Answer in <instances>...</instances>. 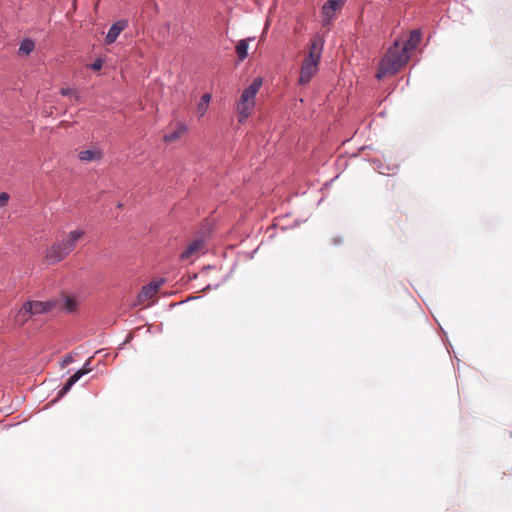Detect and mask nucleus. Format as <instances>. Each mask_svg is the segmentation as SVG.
<instances>
[{
    "label": "nucleus",
    "instance_id": "nucleus-1",
    "mask_svg": "<svg viewBox=\"0 0 512 512\" xmlns=\"http://www.w3.org/2000/svg\"><path fill=\"white\" fill-rule=\"evenodd\" d=\"M409 58L410 54L407 52V47L401 46L400 42L396 40L382 58L376 77L382 79L387 75L396 74L408 63Z\"/></svg>",
    "mask_w": 512,
    "mask_h": 512
},
{
    "label": "nucleus",
    "instance_id": "nucleus-2",
    "mask_svg": "<svg viewBox=\"0 0 512 512\" xmlns=\"http://www.w3.org/2000/svg\"><path fill=\"white\" fill-rule=\"evenodd\" d=\"M323 46V37L319 35L314 36L310 42L308 54L302 62L299 77V83L301 85L309 83L312 77L317 73Z\"/></svg>",
    "mask_w": 512,
    "mask_h": 512
},
{
    "label": "nucleus",
    "instance_id": "nucleus-3",
    "mask_svg": "<svg viewBox=\"0 0 512 512\" xmlns=\"http://www.w3.org/2000/svg\"><path fill=\"white\" fill-rule=\"evenodd\" d=\"M262 86V79L255 78L253 82L243 90L240 100L237 104L238 121L245 122L250 116L254 105L255 96Z\"/></svg>",
    "mask_w": 512,
    "mask_h": 512
},
{
    "label": "nucleus",
    "instance_id": "nucleus-4",
    "mask_svg": "<svg viewBox=\"0 0 512 512\" xmlns=\"http://www.w3.org/2000/svg\"><path fill=\"white\" fill-rule=\"evenodd\" d=\"M85 235L84 230H73L69 232L60 242L64 253L68 255L75 249L78 241Z\"/></svg>",
    "mask_w": 512,
    "mask_h": 512
},
{
    "label": "nucleus",
    "instance_id": "nucleus-5",
    "mask_svg": "<svg viewBox=\"0 0 512 512\" xmlns=\"http://www.w3.org/2000/svg\"><path fill=\"white\" fill-rule=\"evenodd\" d=\"M342 5H343V0H328L324 4V6L322 8V14H323L322 24H323V26H327L331 23V21L334 17L335 11L338 10L339 8H341Z\"/></svg>",
    "mask_w": 512,
    "mask_h": 512
},
{
    "label": "nucleus",
    "instance_id": "nucleus-6",
    "mask_svg": "<svg viewBox=\"0 0 512 512\" xmlns=\"http://www.w3.org/2000/svg\"><path fill=\"white\" fill-rule=\"evenodd\" d=\"M68 256L64 253L61 243H55L45 251V260L48 264H55Z\"/></svg>",
    "mask_w": 512,
    "mask_h": 512
},
{
    "label": "nucleus",
    "instance_id": "nucleus-7",
    "mask_svg": "<svg viewBox=\"0 0 512 512\" xmlns=\"http://www.w3.org/2000/svg\"><path fill=\"white\" fill-rule=\"evenodd\" d=\"M103 156V150L98 146H91L90 148L82 150L78 153L79 160L85 163L99 161L103 158Z\"/></svg>",
    "mask_w": 512,
    "mask_h": 512
},
{
    "label": "nucleus",
    "instance_id": "nucleus-8",
    "mask_svg": "<svg viewBox=\"0 0 512 512\" xmlns=\"http://www.w3.org/2000/svg\"><path fill=\"white\" fill-rule=\"evenodd\" d=\"M90 359L86 361L85 365L82 369L75 372L72 376L69 377L63 388L59 392V396H62L66 394L71 387L85 374L89 373L91 371V368H89Z\"/></svg>",
    "mask_w": 512,
    "mask_h": 512
},
{
    "label": "nucleus",
    "instance_id": "nucleus-9",
    "mask_svg": "<svg viewBox=\"0 0 512 512\" xmlns=\"http://www.w3.org/2000/svg\"><path fill=\"white\" fill-rule=\"evenodd\" d=\"M127 26H128V22L126 20H119V21L113 23L106 35L105 43L107 45L114 43L116 41V39L118 38V36L120 35V33L123 30H125L127 28Z\"/></svg>",
    "mask_w": 512,
    "mask_h": 512
},
{
    "label": "nucleus",
    "instance_id": "nucleus-10",
    "mask_svg": "<svg viewBox=\"0 0 512 512\" xmlns=\"http://www.w3.org/2000/svg\"><path fill=\"white\" fill-rule=\"evenodd\" d=\"M205 248V241L201 238L194 240L188 247L181 253L182 260H189L197 253L202 252Z\"/></svg>",
    "mask_w": 512,
    "mask_h": 512
},
{
    "label": "nucleus",
    "instance_id": "nucleus-11",
    "mask_svg": "<svg viewBox=\"0 0 512 512\" xmlns=\"http://www.w3.org/2000/svg\"><path fill=\"white\" fill-rule=\"evenodd\" d=\"M160 285L161 283L151 282L148 285L144 286L141 289L140 293L138 294V302L140 304H144L146 301L153 298L157 294Z\"/></svg>",
    "mask_w": 512,
    "mask_h": 512
},
{
    "label": "nucleus",
    "instance_id": "nucleus-12",
    "mask_svg": "<svg viewBox=\"0 0 512 512\" xmlns=\"http://www.w3.org/2000/svg\"><path fill=\"white\" fill-rule=\"evenodd\" d=\"M28 308L31 309L33 316L51 311L55 307L52 301H28Z\"/></svg>",
    "mask_w": 512,
    "mask_h": 512
},
{
    "label": "nucleus",
    "instance_id": "nucleus-13",
    "mask_svg": "<svg viewBox=\"0 0 512 512\" xmlns=\"http://www.w3.org/2000/svg\"><path fill=\"white\" fill-rule=\"evenodd\" d=\"M187 131V127L183 123H178L176 129L172 133L165 134L163 140L168 143H173L180 139Z\"/></svg>",
    "mask_w": 512,
    "mask_h": 512
},
{
    "label": "nucleus",
    "instance_id": "nucleus-14",
    "mask_svg": "<svg viewBox=\"0 0 512 512\" xmlns=\"http://www.w3.org/2000/svg\"><path fill=\"white\" fill-rule=\"evenodd\" d=\"M33 316L31 309L28 308L27 302L19 309L15 316V322L18 325L25 324Z\"/></svg>",
    "mask_w": 512,
    "mask_h": 512
},
{
    "label": "nucleus",
    "instance_id": "nucleus-15",
    "mask_svg": "<svg viewBox=\"0 0 512 512\" xmlns=\"http://www.w3.org/2000/svg\"><path fill=\"white\" fill-rule=\"evenodd\" d=\"M250 40H251L250 38L242 39L236 45V54H237L238 59L240 61H243L247 57V55H248V53H247L248 52V47H249L248 42Z\"/></svg>",
    "mask_w": 512,
    "mask_h": 512
},
{
    "label": "nucleus",
    "instance_id": "nucleus-16",
    "mask_svg": "<svg viewBox=\"0 0 512 512\" xmlns=\"http://www.w3.org/2000/svg\"><path fill=\"white\" fill-rule=\"evenodd\" d=\"M210 100H211V94H209V93H205L201 97V99L197 105V110H196L199 117H203L205 115V113L207 112Z\"/></svg>",
    "mask_w": 512,
    "mask_h": 512
},
{
    "label": "nucleus",
    "instance_id": "nucleus-17",
    "mask_svg": "<svg viewBox=\"0 0 512 512\" xmlns=\"http://www.w3.org/2000/svg\"><path fill=\"white\" fill-rule=\"evenodd\" d=\"M421 42V33L419 30H413L410 33V37L407 40L406 44L404 46L407 47V52H409V49L416 48L419 43Z\"/></svg>",
    "mask_w": 512,
    "mask_h": 512
},
{
    "label": "nucleus",
    "instance_id": "nucleus-18",
    "mask_svg": "<svg viewBox=\"0 0 512 512\" xmlns=\"http://www.w3.org/2000/svg\"><path fill=\"white\" fill-rule=\"evenodd\" d=\"M34 48H35L34 42L31 39L26 38V39L22 40V42L20 43L18 53L20 55L27 56L34 50Z\"/></svg>",
    "mask_w": 512,
    "mask_h": 512
},
{
    "label": "nucleus",
    "instance_id": "nucleus-19",
    "mask_svg": "<svg viewBox=\"0 0 512 512\" xmlns=\"http://www.w3.org/2000/svg\"><path fill=\"white\" fill-rule=\"evenodd\" d=\"M76 301L73 297L67 296L65 298L64 307L68 312H72L76 309Z\"/></svg>",
    "mask_w": 512,
    "mask_h": 512
},
{
    "label": "nucleus",
    "instance_id": "nucleus-20",
    "mask_svg": "<svg viewBox=\"0 0 512 512\" xmlns=\"http://www.w3.org/2000/svg\"><path fill=\"white\" fill-rule=\"evenodd\" d=\"M103 67V60L100 58H97L92 64L91 69L94 71H99Z\"/></svg>",
    "mask_w": 512,
    "mask_h": 512
},
{
    "label": "nucleus",
    "instance_id": "nucleus-21",
    "mask_svg": "<svg viewBox=\"0 0 512 512\" xmlns=\"http://www.w3.org/2000/svg\"><path fill=\"white\" fill-rule=\"evenodd\" d=\"M9 201V195L6 192L0 193V207L5 206Z\"/></svg>",
    "mask_w": 512,
    "mask_h": 512
},
{
    "label": "nucleus",
    "instance_id": "nucleus-22",
    "mask_svg": "<svg viewBox=\"0 0 512 512\" xmlns=\"http://www.w3.org/2000/svg\"><path fill=\"white\" fill-rule=\"evenodd\" d=\"M60 92H61V94H62L63 96L74 95L76 99L78 98V96L76 95V93H75V91H74L73 89H70V88H62V89L60 90Z\"/></svg>",
    "mask_w": 512,
    "mask_h": 512
},
{
    "label": "nucleus",
    "instance_id": "nucleus-23",
    "mask_svg": "<svg viewBox=\"0 0 512 512\" xmlns=\"http://www.w3.org/2000/svg\"><path fill=\"white\" fill-rule=\"evenodd\" d=\"M71 362H72V356L67 355V356H65V357H64L63 362H62V365H63V366H66V365H68V364H69V363H71Z\"/></svg>",
    "mask_w": 512,
    "mask_h": 512
}]
</instances>
